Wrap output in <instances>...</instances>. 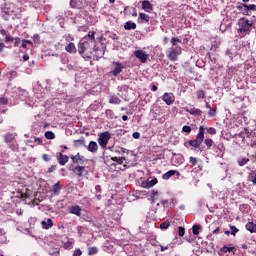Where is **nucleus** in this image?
Wrapping results in <instances>:
<instances>
[{"label":"nucleus","mask_w":256,"mask_h":256,"mask_svg":"<svg viewBox=\"0 0 256 256\" xmlns=\"http://www.w3.org/2000/svg\"><path fill=\"white\" fill-rule=\"evenodd\" d=\"M91 45H93V42H90L87 38H82L78 43V52L84 59H91V55H85V51H89Z\"/></svg>","instance_id":"nucleus-2"},{"label":"nucleus","mask_w":256,"mask_h":256,"mask_svg":"<svg viewBox=\"0 0 256 256\" xmlns=\"http://www.w3.org/2000/svg\"><path fill=\"white\" fill-rule=\"evenodd\" d=\"M248 181H251V183H253L254 185H256V172L252 171L249 175H248Z\"/></svg>","instance_id":"nucleus-26"},{"label":"nucleus","mask_w":256,"mask_h":256,"mask_svg":"<svg viewBox=\"0 0 256 256\" xmlns=\"http://www.w3.org/2000/svg\"><path fill=\"white\" fill-rule=\"evenodd\" d=\"M233 247H224L223 248V252L226 253V251H229V253H231V251H233Z\"/></svg>","instance_id":"nucleus-51"},{"label":"nucleus","mask_w":256,"mask_h":256,"mask_svg":"<svg viewBox=\"0 0 256 256\" xmlns=\"http://www.w3.org/2000/svg\"><path fill=\"white\" fill-rule=\"evenodd\" d=\"M230 229L232 231L231 235H235L236 233H239V229H237V227L235 226H231Z\"/></svg>","instance_id":"nucleus-44"},{"label":"nucleus","mask_w":256,"mask_h":256,"mask_svg":"<svg viewBox=\"0 0 256 256\" xmlns=\"http://www.w3.org/2000/svg\"><path fill=\"white\" fill-rule=\"evenodd\" d=\"M205 139V128L203 126L199 127V132L196 135L195 140H189L190 147H195V149H199L201 147V143Z\"/></svg>","instance_id":"nucleus-3"},{"label":"nucleus","mask_w":256,"mask_h":256,"mask_svg":"<svg viewBox=\"0 0 256 256\" xmlns=\"http://www.w3.org/2000/svg\"><path fill=\"white\" fill-rule=\"evenodd\" d=\"M249 11H250V10H247V8H244V10H243V15H250V14H249Z\"/></svg>","instance_id":"nucleus-59"},{"label":"nucleus","mask_w":256,"mask_h":256,"mask_svg":"<svg viewBox=\"0 0 256 256\" xmlns=\"http://www.w3.org/2000/svg\"><path fill=\"white\" fill-rule=\"evenodd\" d=\"M208 133H209L210 135H216L217 130H216L215 128H209V129H208Z\"/></svg>","instance_id":"nucleus-48"},{"label":"nucleus","mask_w":256,"mask_h":256,"mask_svg":"<svg viewBox=\"0 0 256 256\" xmlns=\"http://www.w3.org/2000/svg\"><path fill=\"white\" fill-rule=\"evenodd\" d=\"M123 64L116 62L114 63V69L112 70V75H114V77H117V75H119L120 73H123Z\"/></svg>","instance_id":"nucleus-8"},{"label":"nucleus","mask_w":256,"mask_h":256,"mask_svg":"<svg viewBox=\"0 0 256 256\" xmlns=\"http://www.w3.org/2000/svg\"><path fill=\"white\" fill-rule=\"evenodd\" d=\"M70 159H72L73 163H80L85 161V157L81 156L79 153H77L75 156H71Z\"/></svg>","instance_id":"nucleus-15"},{"label":"nucleus","mask_w":256,"mask_h":256,"mask_svg":"<svg viewBox=\"0 0 256 256\" xmlns=\"http://www.w3.org/2000/svg\"><path fill=\"white\" fill-rule=\"evenodd\" d=\"M253 27V21H249L247 18H241L238 21V33L241 35H247L251 33V28Z\"/></svg>","instance_id":"nucleus-1"},{"label":"nucleus","mask_w":256,"mask_h":256,"mask_svg":"<svg viewBox=\"0 0 256 256\" xmlns=\"http://www.w3.org/2000/svg\"><path fill=\"white\" fill-rule=\"evenodd\" d=\"M83 255V252L81 251V249H76L73 253V256H80Z\"/></svg>","instance_id":"nucleus-47"},{"label":"nucleus","mask_w":256,"mask_h":256,"mask_svg":"<svg viewBox=\"0 0 256 256\" xmlns=\"http://www.w3.org/2000/svg\"><path fill=\"white\" fill-rule=\"evenodd\" d=\"M209 115H210L211 117H215V110L210 109Z\"/></svg>","instance_id":"nucleus-58"},{"label":"nucleus","mask_w":256,"mask_h":256,"mask_svg":"<svg viewBox=\"0 0 256 256\" xmlns=\"http://www.w3.org/2000/svg\"><path fill=\"white\" fill-rule=\"evenodd\" d=\"M5 41H6V43H13L15 41V38H13L9 35H6Z\"/></svg>","instance_id":"nucleus-42"},{"label":"nucleus","mask_w":256,"mask_h":256,"mask_svg":"<svg viewBox=\"0 0 256 256\" xmlns=\"http://www.w3.org/2000/svg\"><path fill=\"white\" fill-rule=\"evenodd\" d=\"M52 191L54 195H59V193H61V185L59 184V182L52 186Z\"/></svg>","instance_id":"nucleus-20"},{"label":"nucleus","mask_w":256,"mask_h":256,"mask_svg":"<svg viewBox=\"0 0 256 256\" xmlns=\"http://www.w3.org/2000/svg\"><path fill=\"white\" fill-rule=\"evenodd\" d=\"M167 249H169V246L160 245V251H167Z\"/></svg>","instance_id":"nucleus-54"},{"label":"nucleus","mask_w":256,"mask_h":256,"mask_svg":"<svg viewBox=\"0 0 256 256\" xmlns=\"http://www.w3.org/2000/svg\"><path fill=\"white\" fill-rule=\"evenodd\" d=\"M177 43H181V40H179V38L174 37L171 39L172 47H177Z\"/></svg>","instance_id":"nucleus-36"},{"label":"nucleus","mask_w":256,"mask_h":256,"mask_svg":"<svg viewBox=\"0 0 256 256\" xmlns=\"http://www.w3.org/2000/svg\"><path fill=\"white\" fill-rule=\"evenodd\" d=\"M41 225H42V228L43 229H51V227H53V220L51 218H48V219H44L42 222H41Z\"/></svg>","instance_id":"nucleus-12"},{"label":"nucleus","mask_w":256,"mask_h":256,"mask_svg":"<svg viewBox=\"0 0 256 256\" xmlns=\"http://www.w3.org/2000/svg\"><path fill=\"white\" fill-rule=\"evenodd\" d=\"M29 193L26 191V193H22V199H29Z\"/></svg>","instance_id":"nucleus-52"},{"label":"nucleus","mask_w":256,"mask_h":256,"mask_svg":"<svg viewBox=\"0 0 256 256\" xmlns=\"http://www.w3.org/2000/svg\"><path fill=\"white\" fill-rule=\"evenodd\" d=\"M12 137H13V135L8 134V135H6L5 140L6 141H11Z\"/></svg>","instance_id":"nucleus-56"},{"label":"nucleus","mask_w":256,"mask_h":256,"mask_svg":"<svg viewBox=\"0 0 256 256\" xmlns=\"http://www.w3.org/2000/svg\"><path fill=\"white\" fill-rule=\"evenodd\" d=\"M111 160L114 161V163H118V165L127 164V159H125V157H112Z\"/></svg>","instance_id":"nucleus-13"},{"label":"nucleus","mask_w":256,"mask_h":256,"mask_svg":"<svg viewBox=\"0 0 256 256\" xmlns=\"http://www.w3.org/2000/svg\"><path fill=\"white\" fill-rule=\"evenodd\" d=\"M45 137L46 139H55V133H53L52 131H47L45 132Z\"/></svg>","instance_id":"nucleus-33"},{"label":"nucleus","mask_w":256,"mask_h":256,"mask_svg":"<svg viewBox=\"0 0 256 256\" xmlns=\"http://www.w3.org/2000/svg\"><path fill=\"white\" fill-rule=\"evenodd\" d=\"M70 213L72 215H77V217H81V207L73 206L70 208Z\"/></svg>","instance_id":"nucleus-14"},{"label":"nucleus","mask_w":256,"mask_h":256,"mask_svg":"<svg viewBox=\"0 0 256 256\" xmlns=\"http://www.w3.org/2000/svg\"><path fill=\"white\" fill-rule=\"evenodd\" d=\"M199 229H201V227L199 225H194L192 227L193 235H198L199 234Z\"/></svg>","instance_id":"nucleus-35"},{"label":"nucleus","mask_w":256,"mask_h":256,"mask_svg":"<svg viewBox=\"0 0 256 256\" xmlns=\"http://www.w3.org/2000/svg\"><path fill=\"white\" fill-rule=\"evenodd\" d=\"M5 49V43L0 42V53Z\"/></svg>","instance_id":"nucleus-57"},{"label":"nucleus","mask_w":256,"mask_h":256,"mask_svg":"<svg viewBox=\"0 0 256 256\" xmlns=\"http://www.w3.org/2000/svg\"><path fill=\"white\" fill-rule=\"evenodd\" d=\"M248 161H249V158H239L238 159V165L240 167H244V165H247Z\"/></svg>","instance_id":"nucleus-30"},{"label":"nucleus","mask_w":256,"mask_h":256,"mask_svg":"<svg viewBox=\"0 0 256 256\" xmlns=\"http://www.w3.org/2000/svg\"><path fill=\"white\" fill-rule=\"evenodd\" d=\"M204 143H205V145L207 146V148L208 149H211V147H213V139H211V138H206L205 140H204Z\"/></svg>","instance_id":"nucleus-32"},{"label":"nucleus","mask_w":256,"mask_h":256,"mask_svg":"<svg viewBox=\"0 0 256 256\" xmlns=\"http://www.w3.org/2000/svg\"><path fill=\"white\" fill-rule=\"evenodd\" d=\"M189 161H190L191 165H197V158L191 156V157L189 158Z\"/></svg>","instance_id":"nucleus-46"},{"label":"nucleus","mask_w":256,"mask_h":256,"mask_svg":"<svg viewBox=\"0 0 256 256\" xmlns=\"http://www.w3.org/2000/svg\"><path fill=\"white\" fill-rule=\"evenodd\" d=\"M238 9H247V11H255L256 6L255 4H251V5L243 4L242 6H238Z\"/></svg>","instance_id":"nucleus-21"},{"label":"nucleus","mask_w":256,"mask_h":256,"mask_svg":"<svg viewBox=\"0 0 256 256\" xmlns=\"http://www.w3.org/2000/svg\"><path fill=\"white\" fill-rule=\"evenodd\" d=\"M7 103H9V99H7L5 96H2L0 98V105H7Z\"/></svg>","instance_id":"nucleus-38"},{"label":"nucleus","mask_w":256,"mask_h":256,"mask_svg":"<svg viewBox=\"0 0 256 256\" xmlns=\"http://www.w3.org/2000/svg\"><path fill=\"white\" fill-rule=\"evenodd\" d=\"M83 39H86V41H90V43H95V32H88V35H86Z\"/></svg>","instance_id":"nucleus-17"},{"label":"nucleus","mask_w":256,"mask_h":256,"mask_svg":"<svg viewBox=\"0 0 256 256\" xmlns=\"http://www.w3.org/2000/svg\"><path fill=\"white\" fill-rule=\"evenodd\" d=\"M42 159H43L44 161L48 162V161H49V156H48L47 154H44V155L42 156Z\"/></svg>","instance_id":"nucleus-55"},{"label":"nucleus","mask_w":256,"mask_h":256,"mask_svg":"<svg viewBox=\"0 0 256 256\" xmlns=\"http://www.w3.org/2000/svg\"><path fill=\"white\" fill-rule=\"evenodd\" d=\"M181 55V46L171 47L167 52V57L170 61H177Z\"/></svg>","instance_id":"nucleus-5"},{"label":"nucleus","mask_w":256,"mask_h":256,"mask_svg":"<svg viewBox=\"0 0 256 256\" xmlns=\"http://www.w3.org/2000/svg\"><path fill=\"white\" fill-rule=\"evenodd\" d=\"M34 143H37L38 145H41V143H43V140H41V138H34Z\"/></svg>","instance_id":"nucleus-50"},{"label":"nucleus","mask_w":256,"mask_h":256,"mask_svg":"<svg viewBox=\"0 0 256 256\" xmlns=\"http://www.w3.org/2000/svg\"><path fill=\"white\" fill-rule=\"evenodd\" d=\"M109 139H111V133L102 132L98 135V144L102 149H106L109 144Z\"/></svg>","instance_id":"nucleus-4"},{"label":"nucleus","mask_w":256,"mask_h":256,"mask_svg":"<svg viewBox=\"0 0 256 256\" xmlns=\"http://www.w3.org/2000/svg\"><path fill=\"white\" fill-rule=\"evenodd\" d=\"M124 29L126 31H130V29H137V24H135L134 22H126Z\"/></svg>","instance_id":"nucleus-23"},{"label":"nucleus","mask_w":256,"mask_h":256,"mask_svg":"<svg viewBox=\"0 0 256 256\" xmlns=\"http://www.w3.org/2000/svg\"><path fill=\"white\" fill-rule=\"evenodd\" d=\"M74 147H85V138L74 140Z\"/></svg>","instance_id":"nucleus-24"},{"label":"nucleus","mask_w":256,"mask_h":256,"mask_svg":"<svg viewBox=\"0 0 256 256\" xmlns=\"http://www.w3.org/2000/svg\"><path fill=\"white\" fill-rule=\"evenodd\" d=\"M179 175V172L178 171H175V170H169L168 172H166L164 175H163V179L167 180V179H171V177H173V175Z\"/></svg>","instance_id":"nucleus-18"},{"label":"nucleus","mask_w":256,"mask_h":256,"mask_svg":"<svg viewBox=\"0 0 256 256\" xmlns=\"http://www.w3.org/2000/svg\"><path fill=\"white\" fill-rule=\"evenodd\" d=\"M23 60H24V61H29V55L25 54V55L23 56Z\"/></svg>","instance_id":"nucleus-60"},{"label":"nucleus","mask_w":256,"mask_h":256,"mask_svg":"<svg viewBox=\"0 0 256 256\" xmlns=\"http://www.w3.org/2000/svg\"><path fill=\"white\" fill-rule=\"evenodd\" d=\"M247 231H250L251 233H256V224L254 222H248L246 224Z\"/></svg>","instance_id":"nucleus-19"},{"label":"nucleus","mask_w":256,"mask_h":256,"mask_svg":"<svg viewBox=\"0 0 256 256\" xmlns=\"http://www.w3.org/2000/svg\"><path fill=\"white\" fill-rule=\"evenodd\" d=\"M138 19L140 20V23H149V15L145 13H140Z\"/></svg>","instance_id":"nucleus-22"},{"label":"nucleus","mask_w":256,"mask_h":256,"mask_svg":"<svg viewBox=\"0 0 256 256\" xmlns=\"http://www.w3.org/2000/svg\"><path fill=\"white\" fill-rule=\"evenodd\" d=\"M159 195V192L157 190H152V203H155V197Z\"/></svg>","instance_id":"nucleus-40"},{"label":"nucleus","mask_w":256,"mask_h":256,"mask_svg":"<svg viewBox=\"0 0 256 256\" xmlns=\"http://www.w3.org/2000/svg\"><path fill=\"white\" fill-rule=\"evenodd\" d=\"M99 253V249L97 247H90L88 249V255H97Z\"/></svg>","instance_id":"nucleus-31"},{"label":"nucleus","mask_w":256,"mask_h":256,"mask_svg":"<svg viewBox=\"0 0 256 256\" xmlns=\"http://www.w3.org/2000/svg\"><path fill=\"white\" fill-rule=\"evenodd\" d=\"M197 98H198V99H205V91L199 90V91L197 92Z\"/></svg>","instance_id":"nucleus-37"},{"label":"nucleus","mask_w":256,"mask_h":256,"mask_svg":"<svg viewBox=\"0 0 256 256\" xmlns=\"http://www.w3.org/2000/svg\"><path fill=\"white\" fill-rule=\"evenodd\" d=\"M142 9H144L146 13H151V11H153V4L148 0H144L142 1Z\"/></svg>","instance_id":"nucleus-10"},{"label":"nucleus","mask_w":256,"mask_h":256,"mask_svg":"<svg viewBox=\"0 0 256 256\" xmlns=\"http://www.w3.org/2000/svg\"><path fill=\"white\" fill-rule=\"evenodd\" d=\"M178 235H179L180 237H183V236L185 235V228L179 226V227H178Z\"/></svg>","instance_id":"nucleus-39"},{"label":"nucleus","mask_w":256,"mask_h":256,"mask_svg":"<svg viewBox=\"0 0 256 256\" xmlns=\"http://www.w3.org/2000/svg\"><path fill=\"white\" fill-rule=\"evenodd\" d=\"M182 131L184 133H190L191 132V128H190V126L185 125V126H183Z\"/></svg>","instance_id":"nucleus-45"},{"label":"nucleus","mask_w":256,"mask_h":256,"mask_svg":"<svg viewBox=\"0 0 256 256\" xmlns=\"http://www.w3.org/2000/svg\"><path fill=\"white\" fill-rule=\"evenodd\" d=\"M109 103H111L112 105H119L121 103V99H119V97L117 96H112L109 99Z\"/></svg>","instance_id":"nucleus-25"},{"label":"nucleus","mask_w":256,"mask_h":256,"mask_svg":"<svg viewBox=\"0 0 256 256\" xmlns=\"http://www.w3.org/2000/svg\"><path fill=\"white\" fill-rule=\"evenodd\" d=\"M86 149L90 153H97V151H99V145L95 141H90Z\"/></svg>","instance_id":"nucleus-9"},{"label":"nucleus","mask_w":256,"mask_h":256,"mask_svg":"<svg viewBox=\"0 0 256 256\" xmlns=\"http://www.w3.org/2000/svg\"><path fill=\"white\" fill-rule=\"evenodd\" d=\"M162 100L166 105H173V103H175V95H173V93H165L162 96Z\"/></svg>","instance_id":"nucleus-7"},{"label":"nucleus","mask_w":256,"mask_h":256,"mask_svg":"<svg viewBox=\"0 0 256 256\" xmlns=\"http://www.w3.org/2000/svg\"><path fill=\"white\" fill-rule=\"evenodd\" d=\"M64 247H65V249H71V247H73V242H71V241L65 242Z\"/></svg>","instance_id":"nucleus-41"},{"label":"nucleus","mask_w":256,"mask_h":256,"mask_svg":"<svg viewBox=\"0 0 256 256\" xmlns=\"http://www.w3.org/2000/svg\"><path fill=\"white\" fill-rule=\"evenodd\" d=\"M49 173H53V171H55V166H52L48 169Z\"/></svg>","instance_id":"nucleus-63"},{"label":"nucleus","mask_w":256,"mask_h":256,"mask_svg":"<svg viewBox=\"0 0 256 256\" xmlns=\"http://www.w3.org/2000/svg\"><path fill=\"white\" fill-rule=\"evenodd\" d=\"M119 153H121V155H123V153H129V150H127L125 148H120Z\"/></svg>","instance_id":"nucleus-53"},{"label":"nucleus","mask_w":256,"mask_h":256,"mask_svg":"<svg viewBox=\"0 0 256 256\" xmlns=\"http://www.w3.org/2000/svg\"><path fill=\"white\" fill-rule=\"evenodd\" d=\"M122 120H124V121H129V117H128L127 115H123V116H122Z\"/></svg>","instance_id":"nucleus-61"},{"label":"nucleus","mask_w":256,"mask_h":256,"mask_svg":"<svg viewBox=\"0 0 256 256\" xmlns=\"http://www.w3.org/2000/svg\"><path fill=\"white\" fill-rule=\"evenodd\" d=\"M132 137H133L134 139H140V138H141V134H140L139 132H134V133L132 134Z\"/></svg>","instance_id":"nucleus-49"},{"label":"nucleus","mask_w":256,"mask_h":256,"mask_svg":"<svg viewBox=\"0 0 256 256\" xmlns=\"http://www.w3.org/2000/svg\"><path fill=\"white\" fill-rule=\"evenodd\" d=\"M134 55L141 63H147V60L149 59V54L143 50H135Z\"/></svg>","instance_id":"nucleus-6"},{"label":"nucleus","mask_w":256,"mask_h":256,"mask_svg":"<svg viewBox=\"0 0 256 256\" xmlns=\"http://www.w3.org/2000/svg\"><path fill=\"white\" fill-rule=\"evenodd\" d=\"M219 231H220V230H219V227H217V228L213 231V234H214V235H217V234H219Z\"/></svg>","instance_id":"nucleus-62"},{"label":"nucleus","mask_w":256,"mask_h":256,"mask_svg":"<svg viewBox=\"0 0 256 256\" xmlns=\"http://www.w3.org/2000/svg\"><path fill=\"white\" fill-rule=\"evenodd\" d=\"M65 50L67 53H77V48L75 47V44L73 42L69 43L66 47Z\"/></svg>","instance_id":"nucleus-16"},{"label":"nucleus","mask_w":256,"mask_h":256,"mask_svg":"<svg viewBox=\"0 0 256 256\" xmlns=\"http://www.w3.org/2000/svg\"><path fill=\"white\" fill-rule=\"evenodd\" d=\"M170 226H171V222L165 221V222L160 224V229L162 231H165L166 229H169Z\"/></svg>","instance_id":"nucleus-29"},{"label":"nucleus","mask_w":256,"mask_h":256,"mask_svg":"<svg viewBox=\"0 0 256 256\" xmlns=\"http://www.w3.org/2000/svg\"><path fill=\"white\" fill-rule=\"evenodd\" d=\"M187 112L190 113V115H201V111L197 108L187 109Z\"/></svg>","instance_id":"nucleus-28"},{"label":"nucleus","mask_w":256,"mask_h":256,"mask_svg":"<svg viewBox=\"0 0 256 256\" xmlns=\"http://www.w3.org/2000/svg\"><path fill=\"white\" fill-rule=\"evenodd\" d=\"M95 190H96V191H101V186H100V185H96V186H95Z\"/></svg>","instance_id":"nucleus-64"},{"label":"nucleus","mask_w":256,"mask_h":256,"mask_svg":"<svg viewBox=\"0 0 256 256\" xmlns=\"http://www.w3.org/2000/svg\"><path fill=\"white\" fill-rule=\"evenodd\" d=\"M155 185H157V178H154V179H152L151 181H149L148 183H147V187H155Z\"/></svg>","instance_id":"nucleus-34"},{"label":"nucleus","mask_w":256,"mask_h":256,"mask_svg":"<svg viewBox=\"0 0 256 256\" xmlns=\"http://www.w3.org/2000/svg\"><path fill=\"white\" fill-rule=\"evenodd\" d=\"M83 171H85V167L83 166H78L74 169V173H76V175H79L81 177V175H83Z\"/></svg>","instance_id":"nucleus-27"},{"label":"nucleus","mask_w":256,"mask_h":256,"mask_svg":"<svg viewBox=\"0 0 256 256\" xmlns=\"http://www.w3.org/2000/svg\"><path fill=\"white\" fill-rule=\"evenodd\" d=\"M57 159L60 165H65L69 161V156L63 155V153H58Z\"/></svg>","instance_id":"nucleus-11"},{"label":"nucleus","mask_w":256,"mask_h":256,"mask_svg":"<svg viewBox=\"0 0 256 256\" xmlns=\"http://www.w3.org/2000/svg\"><path fill=\"white\" fill-rule=\"evenodd\" d=\"M21 45V38H14V47H19Z\"/></svg>","instance_id":"nucleus-43"}]
</instances>
